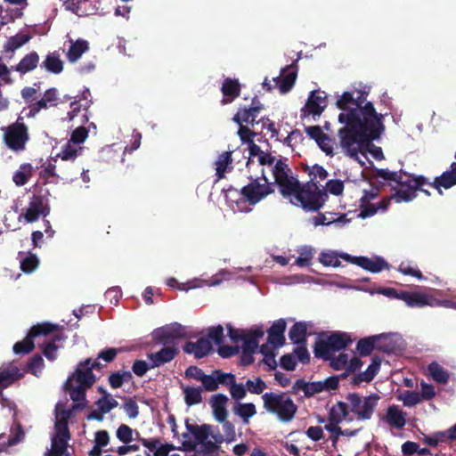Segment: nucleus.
I'll return each mask as SVG.
<instances>
[{
  "label": "nucleus",
  "mask_w": 456,
  "mask_h": 456,
  "mask_svg": "<svg viewBox=\"0 0 456 456\" xmlns=\"http://www.w3.org/2000/svg\"><path fill=\"white\" fill-rule=\"evenodd\" d=\"M358 93L354 98L353 93L344 92L336 102L341 110L338 119L343 125L338 133L339 144L346 155L354 159L385 130V115L378 113L371 102H366L364 92Z\"/></svg>",
  "instance_id": "f257e3e1"
},
{
  "label": "nucleus",
  "mask_w": 456,
  "mask_h": 456,
  "mask_svg": "<svg viewBox=\"0 0 456 456\" xmlns=\"http://www.w3.org/2000/svg\"><path fill=\"white\" fill-rule=\"evenodd\" d=\"M403 179L402 171H390L384 168H374L373 177L382 178L385 181H393L396 183L397 187H393L395 191L390 196L383 198L376 207L382 211H387L390 201L396 203L410 202L417 197V189L422 184H428L436 189L440 194L443 193L441 188L450 189L456 185V162H452L450 169L444 171L441 175L436 176L432 183L423 175H406Z\"/></svg>",
  "instance_id": "f03ea898"
},
{
  "label": "nucleus",
  "mask_w": 456,
  "mask_h": 456,
  "mask_svg": "<svg viewBox=\"0 0 456 456\" xmlns=\"http://www.w3.org/2000/svg\"><path fill=\"white\" fill-rule=\"evenodd\" d=\"M380 397L378 394L362 396L358 393H348L346 401H338L331 406L345 421L354 419L366 421L372 418Z\"/></svg>",
  "instance_id": "7ed1b4c3"
},
{
  "label": "nucleus",
  "mask_w": 456,
  "mask_h": 456,
  "mask_svg": "<svg viewBox=\"0 0 456 456\" xmlns=\"http://www.w3.org/2000/svg\"><path fill=\"white\" fill-rule=\"evenodd\" d=\"M101 368L102 364L97 360L93 362L90 358L77 364L75 371L69 376L64 383V389L69 393L72 401L84 399L87 389L96 381L93 370H100Z\"/></svg>",
  "instance_id": "20e7f679"
},
{
  "label": "nucleus",
  "mask_w": 456,
  "mask_h": 456,
  "mask_svg": "<svg viewBox=\"0 0 456 456\" xmlns=\"http://www.w3.org/2000/svg\"><path fill=\"white\" fill-rule=\"evenodd\" d=\"M287 198L293 205L300 206L305 211L315 212L323 207L329 195L326 191L320 190L314 182L303 184L298 182L294 191Z\"/></svg>",
  "instance_id": "39448f33"
},
{
  "label": "nucleus",
  "mask_w": 456,
  "mask_h": 456,
  "mask_svg": "<svg viewBox=\"0 0 456 456\" xmlns=\"http://www.w3.org/2000/svg\"><path fill=\"white\" fill-rule=\"evenodd\" d=\"M265 409L277 416L283 423L290 422L296 416L297 406L285 393H265L263 395Z\"/></svg>",
  "instance_id": "423d86ee"
},
{
  "label": "nucleus",
  "mask_w": 456,
  "mask_h": 456,
  "mask_svg": "<svg viewBox=\"0 0 456 456\" xmlns=\"http://www.w3.org/2000/svg\"><path fill=\"white\" fill-rule=\"evenodd\" d=\"M3 131V140L9 150L16 153L26 150L29 134L28 126L23 122V118L19 117L16 122L4 127Z\"/></svg>",
  "instance_id": "0eeeda50"
},
{
  "label": "nucleus",
  "mask_w": 456,
  "mask_h": 456,
  "mask_svg": "<svg viewBox=\"0 0 456 456\" xmlns=\"http://www.w3.org/2000/svg\"><path fill=\"white\" fill-rule=\"evenodd\" d=\"M272 173L274 183L279 186L281 194L284 198L289 197L290 192L294 191L299 181L290 175L291 169L288 165V159L281 158L277 159L272 169Z\"/></svg>",
  "instance_id": "6e6552de"
},
{
  "label": "nucleus",
  "mask_w": 456,
  "mask_h": 456,
  "mask_svg": "<svg viewBox=\"0 0 456 456\" xmlns=\"http://www.w3.org/2000/svg\"><path fill=\"white\" fill-rule=\"evenodd\" d=\"M59 325L48 322L37 323L32 326L26 338L14 344L13 352L16 354H25L30 353L34 347V338L39 336H47L59 330Z\"/></svg>",
  "instance_id": "1a4fd4ad"
},
{
  "label": "nucleus",
  "mask_w": 456,
  "mask_h": 456,
  "mask_svg": "<svg viewBox=\"0 0 456 456\" xmlns=\"http://www.w3.org/2000/svg\"><path fill=\"white\" fill-rule=\"evenodd\" d=\"M249 179L251 180L250 183L240 189V194L250 205L257 204L274 191L273 185L268 183L264 169H262L261 177L264 180V183L259 182V178L250 176Z\"/></svg>",
  "instance_id": "9d476101"
},
{
  "label": "nucleus",
  "mask_w": 456,
  "mask_h": 456,
  "mask_svg": "<svg viewBox=\"0 0 456 456\" xmlns=\"http://www.w3.org/2000/svg\"><path fill=\"white\" fill-rule=\"evenodd\" d=\"M187 337L185 327L179 323H173L169 326L155 330L153 338L157 343L173 344L178 346L177 340Z\"/></svg>",
  "instance_id": "9b49d317"
},
{
  "label": "nucleus",
  "mask_w": 456,
  "mask_h": 456,
  "mask_svg": "<svg viewBox=\"0 0 456 456\" xmlns=\"http://www.w3.org/2000/svg\"><path fill=\"white\" fill-rule=\"evenodd\" d=\"M327 105L328 100L325 92L314 90L310 93L305 105L301 109V116H320L324 111Z\"/></svg>",
  "instance_id": "f8f14e48"
},
{
  "label": "nucleus",
  "mask_w": 456,
  "mask_h": 456,
  "mask_svg": "<svg viewBox=\"0 0 456 456\" xmlns=\"http://www.w3.org/2000/svg\"><path fill=\"white\" fill-rule=\"evenodd\" d=\"M340 257L374 273H379L383 269H388V264L380 256L370 259L367 256H352L344 253L340 255Z\"/></svg>",
  "instance_id": "ddd939ff"
},
{
  "label": "nucleus",
  "mask_w": 456,
  "mask_h": 456,
  "mask_svg": "<svg viewBox=\"0 0 456 456\" xmlns=\"http://www.w3.org/2000/svg\"><path fill=\"white\" fill-rule=\"evenodd\" d=\"M49 213L50 208L45 203L43 197L33 195L23 216L28 223H33L37 221L41 216L45 217Z\"/></svg>",
  "instance_id": "4468645a"
},
{
  "label": "nucleus",
  "mask_w": 456,
  "mask_h": 456,
  "mask_svg": "<svg viewBox=\"0 0 456 456\" xmlns=\"http://www.w3.org/2000/svg\"><path fill=\"white\" fill-rule=\"evenodd\" d=\"M164 346L158 352L148 354L151 368L154 369L173 361L179 354L178 346L173 344H162Z\"/></svg>",
  "instance_id": "2eb2a0df"
},
{
  "label": "nucleus",
  "mask_w": 456,
  "mask_h": 456,
  "mask_svg": "<svg viewBox=\"0 0 456 456\" xmlns=\"http://www.w3.org/2000/svg\"><path fill=\"white\" fill-rule=\"evenodd\" d=\"M385 338L386 334H379L360 338L356 345V351L362 357L370 355L375 349L387 352L388 348L379 344V341Z\"/></svg>",
  "instance_id": "dca6fc26"
},
{
  "label": "nucleus",
  "mask_w": 456,
  "mask_h": 456,
  "mask_svg": "<svg viewBox=\"0 0 456 456\" xmlns=\"http://www.w3.org/2000/svg\"><path fill=\"white\" fill-rule=\"evenodd\" d=\"M89 95L90 92L88 89H86L83 92L81 96H76L75 99L70 102L71 110L67 113L66 117L68 121H72L81 110L85 111V114L83 115L85 118L84 122L88 121L87 110L92 104V101L88 99Z\"/></svg>",
  "instance_id": "f3484780"
},
{
  "label": "nucleus",
  "mask_w": 456,
  "mask_h": 456,
  "mask_svg": "<svg viewBox=\"0 0 456 456\" xmlns=\"http://www.w3.org/2000/svg\"><path fill=\"white\" fill-rule=\"evenodd\" d=\"M59 93L55 87L47 89L43 97L28 105L29 114L34 116L41 110H46L49 107H56L58 105Z\"/></svg>",
  "instance_id": "a211bd4d"
},
{
  "label": "nucleus",
  "mask_w": 456,
  "mask_h": 456,
  "mask_svg": "<svg viewBox=\"0 0 456 456\" xmlns=\"http://www.w3.org/2000/svg\"><path fill=\"white\" fill-rule=\"evenodd\" d=\"M282 77L273 78L275 86L279 87L281 94L289 92L297 79V65L293 62L281 70Z\"/></svg>",
  "instance_id": "6ab92c4d"
},
{
  "label": "nucleus",
  "mask_w": 456,
  "mask_h": 456,
  "mask_svg": "<svg viewBox=\"0 0 456 456\" xmlns=\"http://www.w3.org/2000/svg\"><path fill=\"white\" fill-rule=\"evenodd\" d=\"M282 77L273 78L275 86L279 87L281 94L289 92L297 79V65L293 62L281 70Z\"/></svg>",
  "instance_id": "aec40b11"
},
{
  "label": "nucleus",
  "mask_w": 456,
  "mask_h": 456,
  "mask_svg": "<svg viewBox=\"0 0 456 456\" xmlns=\"http://www.w3.org/2000/svg\"><path fill=\"white\" fill-rule=\"evenodd\" d=\"M186 354H193L200 359L209 354L213 350L211 342L206 338H200L196 342H186L183 347Z\"/></svg>",
  "instance_id": "412c9836"
},
{
  "label": "nucleus",
  "mask_w": 456,
  "mask_h": 456,
  "mask_svg": "<svg viewBox=\"0 0 456 456\" xmlns=\"http://www.w3.org/2000/svg\"><path fill=\"white\" fill-rule=\"evenodd\" d=\"M345 421L335 411L330 409L328 412V423L324 426V429L330 433V440L334 447L337 446L339 436H342V428L339 424Z\"/></svg>",
  "instance_id": "4be33fe9"
},
{
  "label": "nucleus",
  "mask_w": 456,
  "mask_h": 456,
  "mask_svg": "<svg viewBox=\"0 0 456 456\" xmlns=\"http://www.w3.org/2000/svg\"><path fill=\"white\" fill-rule=\"evenodd\" d=\"M228 400V397L224 394H216L210 397L209 403L212 408L213 416L217 422H223L228 417V411L226 409Z\"/></svg>",
  "instance_id": "5701e85b"
},
{
  "label": "nucleus",
  "mask_w": 456,
  "mask_h": 456,
  "mask_svg": "<svg viewBox=\"0 0 456 456\" xmlns=\"http://www.w3.org/2000/svg\"><path fill=\"white\" fill-rule=\"evenodd\" d=\"M223 105L232 102L240 94V84L238 79L226 77L221 86Z\"/></svg>",
  "instance_id": "b1692460"
},
{
  "label": "nucleus",
  "mask_w": 456,
  "mask_h": 456,
  "mask_svg": "<svg viewBox=\"0 0 456 456\" xmlns=\"http://www.w3.org/2000/svg\"><path fill=\"white\" fill-rule=\"evenodd\" d=\"M405 416L406 413L399 406L393 404L387 408L382 420L396 429H403L406 424Z\"/></svg>",
  "instance_id": "393cba45"
},
{
  "label": "nucleus",
  "mask_w": 456,
  "mask_h": 456,
  "mask_svg": "<svg viewBox=\"0 0 456 456\" xmlns=\"http://www.w3.org/2000/svg\"><path fill=\"white\" fill-rule=\"evenodd\" d=\"M286 322L284 319H279L272 324L267 330L268 343L274 346H282L285 344L284 332L286 330Z\"/></svg>",
  "instance_id": "a878e982"
},
{
  "label": "nucleus",
  "mask_w": 456,
  "mask_h": 456,
  "mask_svg": "<svg viewBox=\"0 0 456 456\" xmlns=\"http://www.w3.org/2000/svg\"><path fill=\"white\" fill-rule=\"evenodd\" d=\"M381 364V358L379 356H373L371 363L368 366L365 371L356 374L351 383L353 386H359L362 382H370L378 374Z\"/></svg>",
  "instance_id": "bb28decb"
},
{
  "label": "nucleus",
  "mask_w": 456,
  "mask_h": 456,
  "mask_svg": "<svg viewBox=\"0 0 456 456\" xmlns=\"http://www.w3.org/2000/svg\"><path fill=\"white\" fill-rule=\"evenodd\" d=\"M262 109L263 104L250 106L248 109H240L232 119L239 125L246 123L253 126Z\"/></svg>",
  "instance_id": "cd10ccee"
},
{
  "label": "nucleus",
  "mask_w": 456,
  "mask_h": 456,
  "mask_svg": "<svg viewBox=\"0 0 456 456\" xmlns=\"http://www.w3.org/2000/svg\"><path fill=\"white\" fill-rule=\"evenodd\" d=\"M70 46L66 53L68 61L71 63L77 61L81 56L89 50V43L84 39H77L70 42Z\"/></svg>",
  "instance_id": "c85d7f7f"
},
{
  "label": "nucleus",
  "mask_w": 456,
  "mask_h": 456,
  "mask_svg": "<svg viewBox=\"0 0 456 456\" xmlns=\"http://www.w3.org/2000/svg\"><path fill=\"white\" fill-rule=\"evenodd\" d=\"M39 60L40 58L38 53L32 51L26 54L15 67H12V69L20 74H26L37 67Z\"/></svg>",
  "instance_id": "c756f323"
},
{
  "label": "nucleus",
  "mask_w": 456,
  "mask_h": 456,
  "mask_svg": "<svg viewBox=\"0 0 456 456\" xmlns=\"http://www.w3.org/2000/svg\"><path fill=\"white\" fill-rule=\"evenodd\" d=\"M73 402H74V403L72 404L70 409L59 410V406L58 405L56 406V409H55L56 420L69 423V420L71 418L74 411H82L87 405V401H86V396H84V399H80V400L73 401Z\"/></svg>",
  "instance_id": "7c9ffc66"
},
{
  "label": "nucleus",
  "mask_w": 456,
  "mask_h": 456,
  "mask_svg": "<svg viewBox=\"0 0 456 456\" xmlns=\"http://www.w3.org/2000/svg\"><path fill=\"white\" fill-rule=\"evenodd\" d=\"M186 428L188 432L193 435L197 443L203 444V443L208 442V438L212 435L213 426L209 424L198 426L196 424H189L186 422Z\"/></svg>",
  "instance_id": "2f4dec72"
},
{
  "label": "nucleus",
  "mask_w": 456,
  "mask_h": 456,
  "mask_svg": "<svg viewBox=\"0 0 456 456\" xmlns=\"http://www.w3.org/2000/svg\"><path fill=\"white\" fill-rule=\"evenodd\" d=\"M71 436H53L51 439L52 442V449L48 451L45 455L46 456H69L67 452V449L69 446V441Z\"/></svg>",
  "instance_id": "473e14b6"
},
{
  "label": "nucleus",
  "mask_w": 456,
  "mask_h": 456,
  "mask_svg": "<svg viewBox=\"0 0 456 456\" xmlns=\"http://www.w3.org/2000/svg\"><path fill=\"white\" fill-rule=\"evenodd\" d=\"M232 151H224L218 156L216 161V175L217 180L224 178L225 173L232 170Z\"/></svg>",
  "instance_id": "72a5a7b5"
},
{
  "label": "nucleus",
  "mask_w": 456,
  "mask_h": 456,
  "mask_svg": "<svg viewBox=\"0 0 456 456\" xmlns=\"http://www.w3.org/2000/svg\"><path fill=\"white\" fill-rule=\"evenodd\" d=\"M326 338L333 353L345 349L349 344L352 343L350 335L346 332H333Z\"/></svg>",
  "instance_id": "f704fd0d"
},
{
  "label": "nucleus",
  "mask_w": 456,
  "mask_h": 456,
  "mask_svg": "<svg viewBox=\"0 0 456 456\" xmlns=\"http://www.w3.org/2000/svg\"><path fill=\"white\" fill-rule=\"evenodd\" d=\"M22 377L17 367H11L0 370V395L3 390L19 380Z\"/></svg>",
  "instance_id": "c9c22d12"
},
{
  "label": "nucleus",
  "mask_w": 456,
  "mask_h": 456,
  "mask_svg": "<svg viewBox=\"0 0 456 456\" xmlns=\"http://www.w3.org/2000/svg\"><path fill=\"white\" fill-rule=\"evenodd\" d=\"M41 67L50 73L60 74L63 70V61L61 60L59 53L53 52L46 55Z\"/></svg>",
  "instance_id": "e433bc0d"
},
{
  "label": "nucleus",
  "mask_w": 456,
  "mask_h": 456,
  "mask_svg": "<svg viewBox=\"0 0 456 456\" xmlns=\"http://www.w3.org/2000/svg\"><path fill=\"white\" fill-rule=\"evenodd\" d=\"M232 411L235 415L242 419L245 424H248L249 419L256 414V406L252 403H237L233 406Z\"/></svg>",
  "instance_id": "4c0bfd02"
},
{
  "label": "nucleus",
  "mask_w": 456,
  "mask_h": 456,
  "mask_svg": "<svg viewBox=\"0 0 456 456\" xmlns=\"http://www.w3.org/2000/svg\"><path fill=\"white\" fill-rule=\"evenodd\" d=\"M307 326L305 322H296L289 330V339L296 345L306 343Z\"/></svg>",
  "instance_id": "58836bf2"
},
{
  "label": "nucleus",
  "mask_w": 456,
  "mask_h": 456,
  "mask_svg": "<svg viewBox=\"0 0 456 456\" xmlns=\"http://www.w3.org/2000/svg\"><path fill=\"white\" fill-rule=\"evenodd\" d=\"M30 36L28 34L19 33L13 37L8 38V40L4 45V53H14L15 50L19 49L26 43L30 40Z\"/></svg>",
  "instance_id": "ea45409f"
},
{
  "label": "nucleus",
  "mask_w": 456,
  "mask_h": 456,
  "mask_svg": "<svg viewBox=\"0 0 456 456\" xmlns=\"http://www.w3.org/2000/svg\"><path fill=\"white\" fill-rule=\"evenodd\" d=\"M33 167L30 163H23L20 168L13 174L12 181L17 186H23L32 176Z\"/></svg>",
  "instance_id": "a19ab883"
},
{
  "label": "nucleus",
  "mask_w": 456,
  "mask_h": 456,
  "mask_svg": "<svg viewBox=\"0 0 456 456\" xmlns=\"http://www.w3.org/2000/svg\"><path fill=\"white\" fill-rule=\"evenodd\" d=\"M138 437L137 441L141 443V444L150 451L155 450L153 456H167L168 453L166 452V450L163 448V446L160 444V439L156 438H144L139 436V433L137 432Z\"/></svg>",
  "instance_id": "79ce46f5"
},
{
  "label": "nucleus",
  "mask_w": 456,
  "mask_h": 456,
  "mask_svg": "<svg viewBox=\"0 0 456 456\" xmlns=\"http://www.w3.org/2000/svg\"><path fill=\"white\" fill-rule=\"evenodd\" d=\"M431 378L440 384H446L449 380V373L436 362H432L428 366Z\"/></svg>",
  "instance_id": "37998d69"
},
{
  "label": "nucleus",
  "mask_w": 456,
  "mask_h": 456,
  "mask_svg": "<svg viewBox=\"0 0 456 456\" xmlns=\"http://www.w3.org/2000/svg\"><path fill=\"white\" fill-rule=\"evenodd\" d=\"M332 350L327 338L317 339L314 346V354L317 358H322L325 361L331 359Z\"/></svg>",
  "instance_id": "c03bdc74"
},
{
  "label": "nucleus",
  "mask_w": 456,
  "mask_h": 456,
  "mask_svg": "<svg viewBox=\"0 0 456 456\" xmlns=\"http://www.w3.org/2000/svg\"><path fill=\"white\" fill-rule=\"evenodd\" d=\"M202 388L186 387L183 388L184 401L188 406L199 404L202 402Z\"/></svg>",
  "instance_id": "a18cd8bd"
},
{
  "label": "nucleus",
  "mask_w": 456,
  "mask_h": 456,
  "mask_svg": "<svg viewBox=\"0 0 456 456\" xmlns=\"http://www.w3.org/2000/svg\"><path fill=\"white\" fill-rule=\"evenodd\" d=\"M53 340L46 343L45 345V347L43 349V354L45 356L51 361H53L56 359V351L58 349V346H56V342L63 340L65 337L62 333L54 331L53 333Z\"/></svg>",
  "instance_id": "49530a36"
},
{
  "label": "nucleus",
  "mask_w": 456,
  "mask_h": 456,
  "mask_svg": "<svg viewBox=\"0 0 456 456\" xmlns=\"http://www.w3.org/2000/svg\"><path fill=\"white\" fill-rule=\"evenodd\" d=\"M81 151V147H77L71 144L70 142H68L62 148V151L57 154L55 158H52L51 159L54 162L57 161V158H61L64 161L74 160L79 152Z\"/></svg>",
  "instance_id": "de8ad7c7"
},
{
  "label": "nucleus",
  "mask_w": 456,
  "mask_h": 456,
  "mask_svg": "<svg viewBox=\"0 0 456 456\" xmlns=\"http://www.w3.org/2000/svg\"><path fill=\"white\" fill-rule=\"evenodd\" d=\"M431 301L432 297L429 296L419 292H413L411 293L406 305L410 307H423L431 305Z\"/></svg>",
  "instance_id": "09e8293b"
},
{
  "label": "nucleus",
  "mask_w": 456,
  "mask_h": 456,
  "mask_svg": "<svg viewBox=\"0 0 456 456\" xmlns=\"http://www.w3.org/2000/svg\"><path fill=\"white\" fill-rule=\"evenodd\" d=\"M330 215V217L326 216V214L319 213L317 216L313 217V224L314 226L318 225H329L334 222H342L344 219H346V215L342 214L338 218H335L334 216L337 214L335 213H328Z\"/></svg>",
  "instance_id": "8fccbe9b"
},
{
  "label": "nucleus",
  "mask_w": 456,
  "mask_h": 456,
  "mask_svg": "<svg viewBox=\"0 0 456 456\" xmlns=\"http://www.w3.org/2000/svg\"><path fill=\"white\" fill-rule=\"evenodd\" d=\"M96 405L104 414L110 412L118 405V403L110 395H103L96 401Z\"/></svg>",
  "instance_id": "3c124183"
},
{
  "label": "nucleus",
  "mask_w": 456,
  "mask_h": 456,
  "mask_svg": "<svg viewBox=\"0 0 456 456\" xmlns=\"http://www.w3.org/2000/svg\"><path fill=\"white\" fill-rule=\"evenodd\" d=\"M338 257H340V255L338 256L333 251L322 252L319 256V261L324 266L338 267L341 264Z\"/></svg>",
  "instance_id": "603ef678"
},
{
  "label": "nucleus",
  "mask_w": 456,
  "mask_h": 456,
  "mask_svg": "<svg viewBox=\"0 0 456 456\" xmlns=\"http://www.w3.org/2000/svg\"><path fill=\"white\" fill-rule=\"evenodd\" d=\"M39 260L34 254H29L20 260V269L26 273H30L37 268Z\"/></svg>",
  "instance_id": "864d4df0"
},
{
  "label": "nucleus",
  "mask_w": 456,
  "mask_h": 456,
  "mask_svg": "<svg viewBox=\"0 0 456 456\" xmlns=\"http://www.w3.org/2000/svg\"><path fill=\"white\" fill-rule=\"evenodd\" d=\"M224 327L222 325L212 326L208 329V339L211 340L217 346H220L224 341Z\"/></svg>",
  "instance_id": "5fc2aeb1"
},
{
  "label": "nucleus",
  "mask_w": 456,
  "mask_h": 456,
  "mask_svg": "<svg viewBox=\"0 0 456 456\" xmlns=\"http://www.w3.org/2000/svg\"><path fill=\"white\" fill-rule=\"evenodd\" d=\"M134 430L126 424H121L116 432L117 438L125 444H127L133 441Z\"/></svg>",
  "instance_id": "6e6d98bb"
},
{
  "label": "nucleus",
  "mask_w": 456,
  "mask_h": 456,
  "mask_svg": "<svg viewBox=\"0 0 456 456\" xmlns=\"http://www.w3.org/2000/svg\"><path fill=\"white\" fill-rule=\"evenodd\" d=\"M313 256V249L311 248H304L300 251L299 256L296 259L295 264L300 267L309 266Z\"/></svg>",
  "instance_id": "4d7b16f0"
},
{
  "label": "nucleus",
  "mask_w": 456,
  "mask_h": 456,
  "mask_svg": "<svg viewBox=\"0 0 456 456\" xmlns=\"http://www.w3.org/2000/svg\"><path fill=\"white\" fill-rule=\"evenodd\" d=\"M246 387L251 394L260 395L266 388V385L261 378H256V381L248 379Z\"/></svg>",
  "instance_id": "13d9d810"
},
{
  "label": "nucleus",
  "mask_w": 456,
  "mask_h": 456,
  "mask_svg": "<svg viewBox=\"0 0 456 456\" xmlns=\"http://www.w3.org/2000/svg\"><path fill=\"white\" fill-rule=\"evenodd\" d=\"M87 136L88 130L84 126H80L72 132L69 142L74 144H79L84 142Z\"/></svg>",
  "instance_id": "bf43d9fd"
},
{
  "label": "nucleus",
  "mask_w": 456,
  "mask_h": 456,
  "mask_svg": "<svg viewBox=\"0 0 456 456\" xmlns=\"http://www.w3.org/2000/svg\"><path fill=\"white\" fill-rule=\"evenodd\" d=\"M405 406H414L422 401L421 395L417 391H405L403 397Z\"/></svg>",
  "instance_id": "052dcab7"
},
{
  "label": "nucleus",
  "mask_w": 456,
  "mask_h": 456,
  "mask_svg": "<svg viewBox=\"0 0 456 456\" xmlns=\"http://www.w3.org/2000/svg\"><path fill=\"white\" fill-rule=\"evenodd\" d=\"M246 385L237 384L236 379L230 385V394L234 400H241L247 395Z\"/></svg>",
  "instance_id": "680f3d73"
},
{
  "label": "nucleus",
  "mask_w": 456,
  "mask_h": 456,
  "mask_svg": "<svg viewBox=\"0 0 456 456\" xmlns=\"http://www.w3.org/2000/svg\"><path fill=\"white\" fill-rule=\"evenodd\" d=\"M329 361L330 362V366L334 370H343L347 367L348 354L342 353V354H339L336 357L331 356V359H330Z\"/></svg>",
  "instance_id": "e2e57ef3"
},
{
  "label": "nucleus",
  "mask_w": 456,
  "mask_h": 456,
  "mask_svg": "<svg viewBox=\"0 0 456 456\" xmlns=\"http://www.w3.org/2000/svg\"><path fill=\"white\" fill-rule=\"evenodd\" d=\"M326 191H329L332 195H341L344 191V183L338 179L329 180L326 183Z\"/></svg>",
  "instance_id": "0e129e2a"
},
{
  "label": "nucleus",
  "mask_w": 456,
  "mask_h": 456,
  "mask_svg": "<svg viewBox=\"0 0 456 456\" xmlns=\"http://www.w3.org/2000/svg\"><path fill=\"white\" fill-rule=\"evenodd\" d=\"M220 445H217L212 441L203 443L201 444L200 454L201 456H219Z\"/></svg>",
  "instance_id": "69168bd1"
},
{
  "label": "nucleus",
  "mask_w": 456,
  "mask_h": 456,
  "mask_svg": "<svg viewBox=\"0 0 456 456\" xmlns=\"http://www.w3.org/2000/svg\"><path fill=\"white\" fill-rule=\"evenodd\" d=\"M360 208L359 217L362 219L374 216L379 210V208L370 202H360Z\"/></svg>",
  "instance_id": "338daca9"
},
{
  "label": "nucleus",
  "mask_w": 456,
  "mask_h": 456,
  "mask_svg": "<svg viewBox=\"0 0 456 456\" xmlns=\"http://www.w3.org/2000/svg\"><path fill=\"white\" fill-rule=\"evenodd\" d=\"M44 366V360L40 354H35L30 358L27 364V370L30 373L36 375Z\"/></svg>",
  "instance_id": "774afa93"
}]
</instances>
